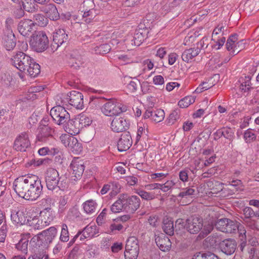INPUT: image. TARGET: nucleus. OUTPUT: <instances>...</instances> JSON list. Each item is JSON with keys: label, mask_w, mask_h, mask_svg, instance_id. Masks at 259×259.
<instances>
[{"label": "nucleus", "mask_w": 259, "mask_h": 259, "mask_svg": "<svg viewBox=\"0 0 259 259\" xmlns=\"http://www.w3.org/2000/svg\"><path fill=\"white\" fill-rule=\"evenodd\" d=\"M214 225L215 228L221 232L235 233V229L237 228V221L228 218H223L214 222Z\"/></svg>", "instance_id": "10"}, {"label": "nucleus", "mask_w": 259, "mask_h": 259, "mask_svg": "<svg viewBox=\"0 0 259 259\" xmlns=\"http://www.w3.org/2000/svg\"><path fill=\"white\" fill-rule=\"evenodd\" d=\"M24 10L28 12H32L36 9V0H20Z\"/></svg>", "instance_id": "38"}, {"label": "nucleus", "mask_w": 259, "mask_h": 259, "mask_svg": "<svg viewBox=\"0 0 259 259\" xmlns=\"http://www.w3.org/2000/svg\"><path fill=\"white\" fill-rule=\"evenodd\" d=\"M67 146L71 151L76 154L80 153L82 150L81 144L78 142L76 138L69 136L67 140Z\"/></svg>", "instance_id": "31"}, {"label": "nucleus", "mask_w": 259, "mask_h": 259, "mask_svg": "<svg viewBox=\"0 0 259 259\" xmlns=\"http://www.w3.org/2000/svg\"><path fill=\"white\" fill-rule=\"evenodd\" d=\"M228 34L227 27L223 26V24H219L213 30L212 37H218L219 35L221 34V36H224V35Z\"/></svg>", "instance_id": "42"}, {"label": "nucleus", "mask_w": 259, "mask_h": 259, "mask_svg": "<svg viewBox=\"0 0 259 259\" xmlns=\"http://www.w3.org/2000/svg\"><path fill=\"white\" fill-rule=\"evenodd\" d=\"M70 167L73 170L72 174L74 177L77 178L82 176L84 170V166L82 161L78 158L73 159L71 163Z\"/></svg>", "instance_id": "28"}, {"label": "nucleus", "mask_w": 259, "mask_h": 259, "mask_svg": "<svg viewBox=\"0 0 259 259\" xmlns=\"http://www.w3.org/2000/svg\"><path fill=\"white\" fill-rule=\"evenodd\" d=\"M33 22L41 27L46 26L48 23V20L41 14H36L33 15Z\"/></svg>", "instance_id": "40"}, {"label": "nucleus", "mask_w": 259, "mask_h": 259, "mask_svg": "<svg viewBox=\"0 0 259 259\" xmlns=\"http://www.w3.org/2000/svg\"><path fill=\"white\" fill-rule=\"evenodd\" d=\"M176 180L178 179H174L168 180L164 184L154 183L149 185L150 189H160L163 192H167L171 189L174 185L177 183Z\"/></svg>", "instance_id": "30"}, {"label": "nucleus", "mask_w": 259, "mask_h": 259, "mask_svg": "<svg viewBox=\"0 0 259 259\" xmlns=\"http://www.w3.org/2000/svg\"><path fill=\"white\" fill-rule=\"evenodd\" d=\"M238 35L237 33L231 34L227 40L226 44V49L228 51H230L233 47V45H235L238 40Z\"/></svg>", "instance_id": "51"}, {"label": "nucleus", "mask_w": 259, "mask_h": 259, "mask_svg": "<svg viewBox=\"0 0 259 259\" xmlns=\"http://www.w3.org/2000/svg\"><path fill=\"white\" fill-rule=\"evenodd\" d=\"M139 252L138 240L134 236L130 237L126 241L124 251L125 259H137Z\"/></svg>", "instance_id": "9"}, {"label": "nucleus", "mask_w": 259, "mask_h": 259, "mask_svg": "<svg viewBox=\"0 0 259 259\" xmlns=\"http://www.w3.org/2000/svg\"><path fill=\"white\" fill-rule=\"evenodd\" d=\"M58 171L55 168H49L46 171V177L48 178H57L59 177Z\"/></svg>", "instance_id": "64"}, {"label": "nucleus", "mask_w": 259, "mask_h": 259, "mask_svg": "<svg viewBox=\"0 0 259 259\" xmlns=\"http://www.w3.org/2000/svg\"><path fill=\"white\" fill-rule=\"evenodd\" d=\"M63 100L76 108L77 109H82L83 107V96L81 93L72 91L69 93L66 98V95H63Z\"/></svg>", "instance_id": "11"}, {"label": "nucleus", "mask_w": 259, "mask_h": 259, "mask_svg": "<svg viewBox=\"0 0 259 259\" xmlns=\"http://www.w3.org/2000/svg\"><path fill=\"white\" fill-rule=\"evenodd\" d=\"M180 118L179 111L178 110H175L170 114L167 119V123L172 125Z\"/></svg>", "instance_id": "56"}, {"label": "nucleus", "mask_w": 259, "mask_h": 259, "mask_svg": "<svg viewBox=\"0 0 259 259\" xmlns=\"http://www.w3.org/2000/svg\"><path fill=\"white\" fill-rule=\"evenodd\" d=\"M251 77L250 75L245 76L244 77H241L239 79V82L240 83L239 89L242 92H247L249 91L251 89Z\"/></svg>", "instance_id": "32"}, {"label": "nucleus", "mask_w": 259, "mask_h": 259, "mask_svg": "<svg viewBox=\"0 0 259 259\" xmlns=\"http://www.w3.org/2000/svg\"><path fill=\"white\" fill-rule=\"evenodd\" d=\"M155 242L159 249L164 252L169 250L171 246L170 239L164 234L157 236Z\"/></svg>", "instance_id": "26"}, {"label": "nucleus", "mask_w": 259, "mask_h": 259, "mask_svg": "<svg viewBox=\"0 0 259 259\" xmlns=\"http://www.w3.org/2000/svg\"><path fill=\"white\" fill-rule=\"evenodd\" d=\"M77 119L78 121L80 123V128L90 125L92 122V120L90 117L85 115L81 116V117Z\"/></svg>", "instance_id": "58"}, {"label": "nucleus", "mask_w": 259, "mask_h": 259, "mask_svg": "<svg viewBox=\"0 0 259 259\" xmlns=\"http://www.w3.org/2000/svg\"><path fill=\"white\" fill-rule=\"evenodd\" d=\"M245 46V42L244 39L240 40L233 45L232 50L230 51V56L232 57L237 55L240 51L243 50Z\"/></svg>", "instance_id": "39"}, {"label": "nucleus", "mask_w": 259, "mask_h": 259, "mask_svg": "<svg viewBox=\"0 0 259 259\" xmlns=\"http://www.w3.org/2000/svg\"><path fill=\"white\" fill-rule=\"evenodd\" d=\"M137 193L142 199L146 200H151L155 197V194L152 192L139 190Z\"/></svg>", "instance_id": "54"}, {"label": "nucleus", "mask_w": 259, "mask_h": 259, "mask_svg": "<svg viewBox=\"0 0 259 259\" xmlns=\"http://www.w3.org/2000/svg\"><path fill=\"white\" fill-rule=\"evenodd\" d=\"M68 40V35L64 29L59 28L53 33V41L57 46H61Z\"/></svg>", "instance_id": "24"}, {"label": "nucleus", "mask_w": 259, "mask_h": 259, "mask_svg": "<svg viewBox=\"0 0 259 259\" xmlns=\"http://www.w3.org/2000/svg\"><path fill=\"white\" fill-rule=\"evenodd\" d=\"M237 247V243L234 239H226L220 243L219 248L220 250L227 255L233 254Z\"/></svg>", "instance_id": "16"}, {"label": "nucleus", "mask_w": 259, "mask_h": 259, "mask_svg": "<svg viewBox=\"0 0 259 259\" xmlns=\"http://www.w3.org/2000/svg\"><path fill=\"white\" fill-rule=\"evenodd\" d=\"M244 139L246 143H250L255 140L256 135L252 129L249 128L245 131Z\"/></svg>", "instance_id": "52"}, {"label": "nucleus", "mask_w": 259, "mask_h": 259, "mask_svg": "<svg viewBox=\"0 0 259 259\" xmlns=\"http://www.w3.org/2000/svg\"><path fill=\"white\" fill-rule=\"evenodd\" d=\"M123 228V226L118 223L111 224L108 230V232L109 234H116L117 232L121 231Z\"/></svg>", "instance_id": "57"}, {"label": "nucleus", "mask_w": 259, "mask_h": 259, "mask_svg": "<svg viewBox=\"0 0 259 259\" xmlns=\"http://www.w3.org/2000/svg\"><path fill=\"white\" fill-rule=\"evenodd\" d=\"M39 9L51 20H57L60 18L58 10L53 4H47L42 5Z\"/></svg>", "instance_id": "19"}, {"label": "nucleus", "mask_w": 259, "mask_h": 259, "mask_svg": "<svg viewBox=\"0 0 259 259\" xmlns=\"http://www.w3.org/2000/svg\"><path fill=\"white\" fill-rule=\"evenodd\" d=\"M214 140L217 141L221 137H224L229 141H232L234 137V132L229 127H223L218 129L214 134Z\"/></svg>", "instance_id": "27"}, {"label": "nucleus", "mask_w": 259, "mask_h": 259, "mask_svg": "<svg viewBox=\"0 0 259 259\" xmlns=\"http://www.w3.org/2000/svg\"><path fill=\"white\" fill-rule=\"evenodd\" d=\"M200 52V49L198 46L185 50L182 54L181 57L183 61L190 63L193 59Z\"/></svg>", "instance_id": "25"}, {"label": "nucleus", "mask_w": 259, "mask_h": 259, "mask_svg": "<svg viewBox=\"0 0 259 259\" xmlns=\"http://www.w3.org/2000/svg\"><path fill=\"white\" fill-rule=\"evenodd\" d=\"M164 112L162 109H157L153 112L152 120L155 122L161 121L164 118Z\"/></svg>", "instance_id": "48"}, {"label": "nucleus", "mask_w": 259, "mask_h": 259, "mask_svg": "<svg viewBox=\"0 0 259 259\" xmlns=\"http://www.w3.org/2000/svg\"><path fill=\"white\" fill-rule=\"evenodd\" d=\"M195 190L192 188H186L181 192L178 196L182 198H192V196L195 195Z\"/></svg>", "instance_id": "55"}, {"label": "nucleus", "mask_w": 259, "mask_h": 259, "mask_svg": "<svg viewBox=\"0 0 259 259\" xmlns=\"http://www.w3.org/2000/svg\"><path fill=\"white\" fill-rule=\"evenodd\" d=\"M63 95H57L56 97L57 105L53 107L50 111V115L54 120H56L61 113L63 112L65 107L63 106L66 104V101L63 100Z\"/></svg>", "instance_id": "23"}, {"label": "nucleus", "mask_w": 259, "mask_h": 259, "mask_svg": "<svg viewBox=\"0 0 259 259\" xmlns=\"http://www.w3.org/2000/svg\"><path fill=\"white\" fill-rule=\"evenodd\" d=\"M205 241L210 246H214L219 245V246L220 247V243L221 242L219 235L217 233L212 234L209 236L205 239Z\"/></svg>", "instance_id": "43"}, {"label": "nucleus", "mask_w": 259, "mask_h": 259, "mask_svg": "<svg viewBox=\"0 0 259 259\" xmlns=\"http://www.w3.org/2000/svg\"><path fill=\"white\" fill-rule=\"evenodd\" d=\"M52 212V210L51 207L46 208L40 212V217H44L45 220L47 218V220L45 221V224H42V220H39V217L37 216L36 218L33 217V219L29 220V223L27 225L32 227L34 229H41L43 227L49 224V222H50L53 220V216L51 215Z\"/></svg>", "instance_id": "8"}, {"label": "nucleus", "mask_w": 259, "mask_h": 259, "mask_svg": "<svg viewBox=\"0 0 259 259\" xmlns=\"http://www.w3.org/2000/svg\"><path fill=\"white\" fill-rule=\"evenodd\" d=\"M133 143L131 135L129 132H125L121 134L117 143V149L119 152L127 150Z\"/></svg>", "instance_id": "17"}, {"label": "nucleus", "mask_w": 259, "mask_h": 259, "mask_svg": "<svg viewBox=\"0 0 259 259\" xmlns=\"http://www.w3.org/2000/svg\"><path fill=\"white\" fill-rule=\"evenodd\" d=\"M163 231L168 235H172L174 233V223L171 221H164L162 226Z\"/></svg>", "instance_id": "45"}, {"label": "nucleus", "mask_w": 259, "mask_h": 259, "mask_svg": "<svg viewBox=\"0 0 259 259\" xmlns=\"http://www.w3.org/2000/svg\"><path fill=\"white\" fill-rule=\"evenodd\" d=\"M30 146L28 134L26 132L21 133L15 140L14 148L18 151L25 152Z\"/></svg>", "instance_id": "14"}, {"label": "nucleus", "mask_w": 259, "mask_h": 259, "mask_svg": "<svg viewBox=\"0 0 259 259\" xmlns=\"http://www.w3.org/2000/svg\"><path fill=\"white\" fill-rule=\"evenodd\" d=\"M34 23L30 19H24L19 22L18 30L19 33L24 36H28L34 30Z\"/></svg>", "instance_id": "18"}, {"label": "nucleus", "mask_w": 259, "mask_h": 259, "mask_svg": "<svg viewBox=\"0 0 259 259\" xmlns=\"http://www.w3.org/2000/svg\"><path fill=\"white\" fill-rule=\"evenodd\" d=\"M195 102V99L192 96H187L179 101L178 105L180 107L184 108L188 107L190 105Z\"/></svg>", "instance_id": "49"}, {"label": "nucleus", "mask_w": 259, "mask_h": 259, "mask_svg": "<svg viewBox=\"0 0 259 259\" xmlns=\"http://www.w3.org/2000/svg\"><path fill=\"white\" fill-rule=\"evenodd\" d=\"M192 259H220L214 253L208 251L205 252H199L195 253Z\"/></svg>", "instance_id": "37"}, {"label": "nucleus", "mask_w": 259, "mask_h": 259, "mask_svg": "<svg viewBox=\"0 0 259 259\" xmlns=\"http://www.w3.org/2000/svg\"><path fill=\"white\" fill-rule=\"evenodd\" d=\"M69 239L68 227L65 224L61 226V232L60 236V240L63 242H67Z\"/></svg>", "instance_id": "50"}, {"label": "nucleus", "mask_w": 259, "mask_h": 259, "mask_svg": "<svg viewBox=\"0 0 259 259\" xmlns=\"http://www.w3.org/2000/svg\"><path fill=\"white\" fill-rule=\"evenodd\" d=\"M64 130L71 135L78 134L80 128V123L77 119H70L67 120L63 124Z\"/></svg>", "instance_id": "21"}, {"label": "nucleus", "mask_w": 259, "mask_h": 259, "mask_svg": "<svg viewBox=\"0 0 259 259\" xmlns=\"http://www.w3.org/2000/svg\"><path fill=\"white\" fill-rule=\"evenodd\" d=\"M52 162V160L49 158L33 159L31 161V165H33L34 166H39L41 165L50 164Z\"/></svg>", "instance_id": "53"}, {"label": "nucleus", "mask_w": 259, "mask_h": 259, "mask_svg": "<svg viewBox=\"0 0 259 259\" xmlns=\"http://www.w3.org/2000/svg\"><path fill=\"white\" fill-rule=\"evenodd\" d=\"M111 49V47L109 44H104L96 46L94 48V51L96 54H105L109 53Z\"/></svg>", "instance_id": "47"}, {"label": "nucleus", "mask_w": 259, "mask_h": 259, "mask_svg": "<svg viewBox=\"0 0 259 259\" xmlns=\"http://www.w3.org/2000/svg\"><path fill=\"white\" fill-rule=\"evenodd\" d=\"M28 186V179H15L13 184L16 193L19 197L24 199L27 193V192L24 191V189H27Z\"/></svg>", "instance_id": "22"}, {"label": "nucleus", "mask_w": 259, "mask_h": 259, "mask_svg": "<svg viewBox=\"0 0 259 259\" xmlns=\"http://www.w3.org/2000/svg\"><path fill=\"white\" fill-rule=\"evenodd\" d=\"M122 194L119 195L118 199L110 206V210L113 213L124 211V204L122 201Z\"/></svg>", "instance_id": "35"}, {"label": "nucleus", "mask_w": 259, "mask_h": 259, "mask_svg": "<svg viewBox=\"0 0 259 259\" xmlns=\"http://www.w3.org/2000/svg\"><path fill=\"white\" fill-rule=\"evenodd\" d=\"M238 231L239 234V239H242V238H244V239H246V231L244 227V226L241 224L240 223L237 222V228L235 229V232Z\"/></svg>", "instance_id": "61"}, {"label": "nucleus", "mask_w": 259, "mask_h": 259, "mask_svg": "<svg viewBox=\"0 0 259 259\" xmlns=\"http://www.w3.org/2000/svg\"><path fill=\"white\" fill-rule=\"evenodd\" d=\"M150 16L151 14L147 15L146 17L139 24L132 40L133 41L132 45L139 46L147 38L149 29L152 26V21L149 19Z\"/></svg>", "instance_id": "1"}, {"label": "nucleus", "mask_w": 259, "mask_h": 259, "mask_svg": "<svg viewBox=\"0 0 259 259\" xmlns=\"http://www.w3.org/2000/svg\"><path fill=\"white\" fill-rule=\"evenodd\" d=\"M97 204L93 200H89L83 203V209L87 213H93L95 212Z\"/></svg>", "instance_id": "41"}, {"label": "nucleus", "mask_w": 259, "mask_h": 259, "mask_svg": "<svg viewBox=\"0 0 259 259\" xmlns=\"http://www.w3.org/2000/svg\"><path fill=\"white\" fill-rule=\"evenodd\" d=\"M29 237L30 234L23 235L18 243L16 244V248L24 253H27Z\"/></svg>", "instance_id": "33"}, {"label": "nucleus", "mask_w": 259, "mask_h": 259, "mask_svg": "<svg viewBox=\"0 0 259 259\" xmlns=\"http://www.w3.org/2000/svg\"><path fill=\"white\" fill-rule=\"evenodd\" d=\"M177 225H181L186 231L192 234L198 233L203 228V223L202 218L192 215L186 220L179 219L176 222Z\"/></svg>", "instance_id": "2"}, {"label": "nucleus", "mask_w": 259, "mask_h": 259, "mask_svg": "<svg viewBox=\"0 0 259 259\" xmlns=\"http://www.w3.org/2000/svg\"><path fill=\"white\" fill-rule=\"evenodd\" d=\"M96 226H86L84 229L81 231V234H82V236L84 238H87L92 237L95 234Z\"/></svg>", "instance_id": "44"}, {"label": "nucleus", "mask_w": 259, "mask_h": 259, "mask_svg": "<svg viewBox=\"0 0 259 259\" xmlns=\"http://www.w3.org/2000/svg\"><path fill=\"white\" fill-rule=\"evenodd\" d=\"M32 58L22 52H18L11 59L12 64L20 71L26 72V70L33 61Z\"/></svg>", "instance_id": "6"}, {"label": "nucleus", "mask_w": 259, "mask_h": 259, "mask_svg": "<svg viewBox=\"0 0 259 259\" xmlns=\"http://www.w3.org/2000/svg\"><path fill=\"white\" fill-rule=\"evenodd\" d=\"M40 72V66L36 63L34 59L33 60L31 65H29L26 70V73L32 77H35Z\"/></svg>", "instance_id": "34"}, {"label": "nucleus", "mask_w": 259, "mask_h": 259, "mask_svg": "<svg viewBox=\"0 0 259 259\" xmlns=\"http://www.w3.org/2000/svg\"><path fill=\"white\" fill-rule=\"evenodd\" d=\"M243 211L245 216L244 220L251 219L254 217V211L250 207H245L243 208Z\"/></svg>", "instance_id": "63"}, {"label": "nucleus", "mask_w": 259, "mask_h": 259, "mask_svg": "<svg viewBox=\"0 0 259 259\" xmlns=\"http://www.w3.org/2000/svg\"><path fill=\"white\" fill-rule=\"evenodd\" d=\"M16 38L14 33L4 34L3 43L8 51L12 50L16 46Z\"/></svg>", "instance_id": "29"}, {"label": "nucleus", "mask_w": 259, "mask_h": 259, "mask_svg": "<svg viewBox=\"0 0 259 259\" xmlns=\"http://www.w3.org/2000/svg\"><path fill=\"white\" fill-rule=\"evenodd\" d=\"M101 110L106 116H113L125 112L127 107L116 100H110L103 105Z\"/></svg>", "instance_id": "5"}, {"label": "nucleus", "mask_w": 259, "mask_h": 259, "mask_svg": "<svg viewBox=\"0 0 259 259\" xmlns=\"http://www.w3.org/2000/svg\"><path fill=\"white\" fill-rule=\"evenodd\" d=\"M46 186L50 190H54L57 188L58 179H45Z\"/></svg>", "instance_id": "62"}, {"label": "nucleus", "mask_w": 259, "mask_h": 259, "mask_svg": "<svg viewBox=\"0 0 259 259\" xmlns=\"http://www.w3.org/2000/svg\"><path fill=\"white\" fill-rule=\"evenodd\" d=\"M57 234V229L55 227H51L39 233L37 236L33 237L32 240L34 242L36 240V245L38 246L40 250H44L48 248Z\"/></svg>", "instance_id": "3"}, {"label": "nucleus", "mask_w": 259, "mask_h": 259, "mask_svg": "<svg viewBox=\"0 0 259 259\" xmlns=\"http://www.w3.org/2000/svg\"><path fill=\"white\" fill-rule=\"evenodd\" d=\"M42 190V185L40 179L33 180L31 183L29 188L27 190L25 199L28 200H35L40 195Z\"/></svg>", "instance_id": "12"}, {"label": "nucleus", "mask_w": 259, "mask_h": 259, "mask_svg": "<svg viewBox=\"0 0 259 259\" xmlns=\"http://www.w3.org/2000/svg\"><path fill=\"white\" fill-rule=\"evenodd\" d=\"M38 131L36 140L43 143L48 142L49 139L53 137L55 133V128L52 125H44L42 127H38Z\"/></svg>", "instance_id": "15"}, {"label": "nucleus", "mask_w": 259, "mask_h": 259, "mask_svg": "<svg viewBox=\"0 0 259 259\" xmlns=\"http://www.w3.org/2000/svg\"><path fill=\"white\" fill-rule=\"evenodd\" d=\"M122 201L124 204V211L130 214H134L139 209L141 200L139 196L122 194Z\"/></svg>", "instance_id": "7"}, {"label": "nucleus", "mask_w": 259, "mask_h": 259, "mask_svg": "<svg viewBox=\"0 0 259 259\" xmlns=\"http://www.w3.org/2000/svg\"><path fill=\"white\" fill-rule=\"evenodd\" d=\"M97 14L94 9H90L89 11H85L82 15L83 21L87 23L97 21L98 20L96 18Z\"/></svg>", "instance_id": "36"}, {"label": "nucleus", "mask_w": 259, "mask_h": 259, "mask_svg": "<svg viewBox=\"0 0 259 259\" xmlns=\"http://www.w3.org/2000/svg\"><path fill=\"white\" fill-rule=\"evenodd\" d=\"M14 24V20L11 18H7L5 22V29L4 34H9V33H14L12 31V27Z\"/></svg>", "instance_id": "59"}, {"label": "nucleus", "mask_w": 259, "mask_h": 259, "mask_svg": "<svg viewBox=\"0 0 259 259\" xmlns=\"http://www.w3.org/2000/svg\"><path fill=\"white\" fill-rule=\"evenodd\" d=\"M33 210L29 208L21 207L17 211H14L11 214L12 220L17 224L21 225L27 224L26 215L33 212Z\"/></svg>", "instance_id": "13"}, {"label": "nucleus", "mask_w": 259, "mask_h": 259, "mask_svg": "<svg viewBox=\"0 0 259 259\" xmlns=\"http://www.w3.org/2000/svg\"><path fill=\"white\" fill-rule=\"evenodd\" d=\"M70 117L69 113L65 110H63V112H61L60 115L58 116V118H56V120H54V121L58 124V125H63L67 120L69 119Z\"/></svg>", "instance_id": "46"}, {"label": "nucleus", "mask_w": 259, "mask_h": 259, "mask_svg": "<svg viewBox=\"0 0 259 259\" xmlns=\"http://www.w3.org/2000/svg\"><path fill=\"white\" fill-rule=\"evenodd\" d=\"M203 229L200 233V235H202L203 237H205L208 234H209L213 230L214 227H215L214 223H211V224H208L203 226Z\"/></svg>", "instance_id": "60"}, {"label": "nucleus", "mask_w": 259, "mask_h": 259, "mask_svg": "<svg viewBox=\"0 0 259 259\" xmlns=\"http://www.w3.org/2000/svg\"><path fill=\"white\" fill-rule=\"evenodd\" d=\"M130 125L128 120L123 117H115L111 122V128L114 132H122L127 130Z\"/></svg>", "instance_id": "20"}, {"label": "nucleus", "mask_w": 259, "mask_h": 259, "mask_svg": "<svg viewBox=\"0 0 259 259\" xmlns=\"http://www.w3.org/2000/svg\"><path fill=\"white\" fill-rule=\"evenodd\" d=\"M49 44L48 37L43 31H34L30 36L29 45L37 52H42L46 50Z\"/></svg>", "instance_id": "4"}]
</instances>
